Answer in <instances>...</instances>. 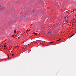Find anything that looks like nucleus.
I'll return each instance as SVG.
<instances>
[{
  "mask_svg": "<svg viewBox=\"0 0 76 76\" xmlns=\"http://www.w3.org/2000/svg\"><path fill=\"white\" fill-rule=\"evenodd\" d=\"M16 30H15L14 31V33H16Z\"/></svg>",
  "mask_w": 76,
  "mask_h": 76,
  "instance_id": "f257e3e1",
  "label": "nucleus"
},
{
  "mask_svg": "<svg viewBox=\"0 0 76 76\" xmlns=\"http://www.w3.org/2000/svg\"><path fill=\"white\" fill-rule=\"evenodd\" d=\"M15 36V35H13L11 37H13Z\"/></svg>",
  "mask_w": 76,
  "mask_h": 76,
  "instance_id": "f03ea898",
  "label": "nucleus"
},
{
  "mask_svg": "<svg viewBox=\"0 0 76 76\" xmlns=\"http://www.w3.org/2000/svg\"><path fill=\"white\" fill-rule=\"evenodd\" d=\"M73 35H74V34H73L72 36H70V37H73Z\"/></svg>",
  "mask_w": 76,
  "mask_h": 76,
  "instance_id": "7ed1b4c3",
  "label": "nucleus"
},
{
  "mask_svg": "<svg viewBox=\"0 0 76 76\" xmlns=\"http://www.w3.org/2000/svg\"><path fill=\"white\" fill-rule=\"evenodd\" d=\"M53 42H50V43H53Z\"/></svg>",
  "mask_w": 76,
  "mask_h": 76,
  "instance_id": "20e7f679",
  "label": "nucleus"
},
{
  "mask_svg": "<svg viewBox=\"0 0 76 76\" xmlns=\"http://www.w3.org/2000/svg\"><path fill=\"white\" fill-rule=\"evenodd\" d=\"M6 45H4V48H6Z\"/></svg>",
  "mask_w": 76,
  "mask_h": 76,
  "instance_id": "39448f33",
  "label": "nucleus"
},
{
  "mask_svg": "<svg viewBox=\"0 0 76 76\" xmlns=\"http://www.w3.org/2000/svg\"><path fill=\"white\" fill-rule=\"evenodd\" d=\"M34 35H37V33H34Z\"/></svg>",
  "mask_w": 76,
  "mask_h": 76,
  "instance_id": "423d86ee",
  "label": "nucleus"
},
{
  "mask_svg": "<svg viewBox=\"0 0 76 76\" xmlns=\"http://www.w3.org/2000/svg\"><path fill=\"white\" fill-rule=\"evenodd\" d=\"M57 41H59V40H57Z\"/></svg>",
  "mask_w": 76,
  "mask_h": 76,
  "instance_id": "0eeeda50",
  "label": "nucleus"
},
{
  "mask_svg": "<svg viewBox=\"0 0 76 76\" xmlns=\"http://www.w3.org/2000/svg\"><path fill=\"white\" fill-rule=\"evenodd\" d=\"M61 40V39H59V41H60Z\"/></svg>",
  "mask_w": 76,
  "mask_h": 76,
  "instance_id": "6e6552de",
  "label": "nucleus"
},
{
  "mask_svg": "<svg viewBox=\"0 0 76 76\" xmlns=\"http://www.w3.org/2000/svg\"><path fill=\"white\" fill-rule=\"evenodd\" d=\"M13 56V54H12V56Z\"/></svg>",
  "mask_w": 76,
  "mask_h": 76,
  "instance_id": "1a4fd4ad",
  "label": "nucleus"
},
{
  "mask_svg": "<svg viewBox=\"0 0 76 76\" xmlns=\"http://www.w3.org/2000/svg\"><path fill=\"white\" fill-rule=\"evenodd\" d=\"M0 8H1V6H0Z\"/></svg>",
  "mask_w": 76,
  "mask_h": 76,
  "instance_id": "9d476101",
  "label": "nucleus"
},
{
  "mask_svg": "<svg viewBox=\"0 0 76 76\" xmlns=\"http://www.w3.org/2000/svg\"><path fill=\"white\" fill-rule=\"evenodd\" d=\"M8 57H9V56H8Z\"/></svg>",
  "mask_w": 76,
  "mask_h": 76,
  "instance_id": "9b49d317",
  "label": "nucleus"
},
{
  "mask_svg": "<svg viewBox=\"0 0 76 76\" xmlns=\"http://www.w3.org/2000/svg\"><path fill=\"white\" fill-rule=\"evenodd\" d=\"M9 58V59L10 58Z\"/></svg>",
  "mask_w": 76,
  "mask_h": 76,
  "instance_id": "f8f14e48",
  "label": "nucleus"
}]
</instances>
